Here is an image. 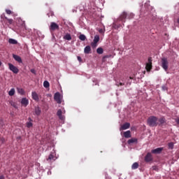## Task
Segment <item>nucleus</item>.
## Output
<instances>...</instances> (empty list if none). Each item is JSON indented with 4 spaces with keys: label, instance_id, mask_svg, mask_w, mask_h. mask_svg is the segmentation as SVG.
<instances>
[{
    "label": "nucleus",
    "instance_id": "5701e85b",
    "mask_svg": "<svg viewBox=\"0 0 179 179\" xmlns=\"http://www.w3.org/2000/svg\"><path fill=\"white\" fill-rule=\"evenodd\" d=\"M15 93H16L15 88H11L10 90L8 92V96H15Z\"/></svg>",
    "mask_w": 179,
    "mask_h": 179
},
{
    "label": "nucleus",
    "instance_id": "f704fd0d",
    "mask_svg": "<svg viewBox=\"0 0 179 179\" xmlns=\"http://www.w3.org/2000/svg\"><path fill=\"white\" fill-rule=\"evenodd\" d=\"M5 17H6L5 14L3 13V14L1 15V21H2V22H5V20H6L5 19Z\"/></svg>",
    "mask_w": 179,
    "mask_h": 179
},
{
    "label": "nucleus",
    "instance_id": "393cba45",
    "mask_svg": "<svg viewBox=\"0 0 179 179\" xmlns=\"http://www.w3.org/2000/svg\"><path fill=\"white\" fill-rule=\"evenodd\" d=\"M138 167H139V164H138V162L134 163L131 166L132 170H136V169H138Z\"/></svg>",
    "mask_w": 179,
    "mask_h": 179
},
{
    "label": "nucleus",
    "instance_id": "f257e3e1",
    "mask_svg": "<svg viewBox=\"0 0 179 179\" xmlns=\"http://www.w3.org/2000/svg\"><path fill=\"white\" fill-rule=\"evenodd\" d=\"M158 118L156 116H150L147 120V125L148 127H157L159 125V123L157 122Z\"/></svg>",
    "mask_w": 179,
    "mask_h": 179
},
{
    "label": "nucleus",
    "instance_id": "4c0bfd02",
    "mask_svg": "<svg viewBox=\"0 0 179 179\" xmlns=\"http://www.w3.org/2000/svg\"><path fill=\"white\" fill-rule=\"evenodd\" d=\"M152 170L155 171H157L159 170V169L157 168V166H152Z\"/></svg>",
    "mask_w": 179,
    "mask_h": 179
},
{
    "label": "nucleus",
    "instance_id": "7c9ffc66",
    "mask_svg": "<svg viewBox=\"0 0 179 179\" xmlns=\"http://www.w3.org/2000/svg\"><path fill=\"white\" fill-rule=\"evenodd\" d=\"M51 160H54V155H52V153L50 154L48 158L47 159L48 162H50Z\"/></svg>",
    "mask_w": 179,
    "mask_h": 179
},
{
    "label": "nucleus",
    "instance_id": "a211bd4d",
    "mask_svg": "<svg viewBox=\"0 0 179 179\" xmlns=\"http://www.w3.org/2000/svg\"><path fill=\"white\" fill-rule=\"evenodd\" d=\"M92 51V48L90 47V45H87L85 48H84V52L85 54H90V52Z\"/></svg>",
    "mask_w": 179,
    "mask_h": 179
},
{
    "label": "nucleus",
    "instance_id": "ddd939ff",
    "mask_svg": "<svg viewBox=\"0 0 179 179\" xmlns=\"http://www.w3.org/2000/svg\"><path fill=\"white\" fill-rule=\"evenodd\" d=\"M13 57L15 59V61H17V62H18L19 64H22L23 61L22 60V57H20V56L17 55H13Z\"/></svg>",
    "mask_w": 179,
    "mask_h": 179
},
{
    "label": "nucleus",
    "instance_id": "aec40b11",
    "mask_svg": "<svg viewBox=\"0 0 179 179\" xmlns=\"http://www.w3.org/2000/svg\"><path fill=\"white\" fill-rule=\"evenodd\" d=\"M158 121L159 122V125H163V124H166V118L164 117H160Z\"/></svg>",
    "mask_w": 179,
    "mask_h": 179
},
{
    "label": "nucleus",
    "instance_id": "f03ea898",
    "mask_svg": "<svg viewBox=\"0 0 179 179\" xmlns=\"http://www.w3.org/2000/svg\"><path fill=\"white\" fill-rule=\"evenodd\" d=\"M162 67L164 71H167L169 69V60H167V58L164 57L161 60Z\"/></svg>",
    "mask_w": 179,
    "mask_h": 179
},
{
    "label": "nucleus",
    "instance_id": "423d86ee",
    "mask_svg": "<svg viewBox=\"0 0 179 179\" xmlns=\"http://www.w3.org/2000/svg\"><path fill=\"white\" fill-rule=\"evenodd\" d=\"M8 67L10 71H11V72L13 73H19V69H17V67L15 66L13 64L9 63Z\"/></svg>",
    "mask_w": 179,
    "mask_h": 179
},
{
    "label": "nucleus",
    "instance_id": "f8f14e48",
    "mask_svg": "<svg viewBox=\"0 0 179 179\" xmlns=\"http://www.w3.org/2000/svg\"><path fill=\"white\" fill-rule=\"evenodd\" d=\"M21 104L24 107H27V106H29V99H27V98H22L21 99Z\"/></svg>",
    "mask_w": 179,
    "mask_h": 179
},
{
    "label": "nucleus",
    "instance_id": "cd10ccee",
    "mask_svg": "<svg viewBox=\"0 0 179 179\" xmlns=\"http://www.w3.org/2000/svg\"><path fill=\"white\" fill-rule=\"evenodd\" d=\"M97 54L101 55L104 52V50H103V48H98L96 49Z\"/></svg>",
    "mask_w": 179,
    "mask_h": 179
},
{
    "label": "nucleus",
    "instance_id": "2f4dec72",
    "mask_svg": "<svg viewBox=\"0 0 179 179\" xmlns=\"http://www.w3.org/2000/svg\"><path fill=\"white\" fill-rule=\"evenodd\" d=\"M17 90L20 94H24V90L22 88H17Z\"/></svg>",
    "mask_w": 179,
    "mask_h": 179
},
{
    "label": "nucleus",
    "instance_id": "412c9836",
    "mask_svg": "<svg viewBox=\"0 0 179 179\" xmlns=\"http://www.w3.org/2000/svg\"><path fill=\"white\" fill-rule=\"evenodd\" d=\"M28 120L29 122H27V127L28 128H31V127H33V123L31 122V121L33 120H31V117H29Z\"/></svg>",
    "mask_w": 179,
    "mask_h": 179
},
{
    "label": "nucleus",
    "instance_id": "a19ab883",
    "mask_svg": "<svg viewBox=\"0 0 179 179\" xmlns=\"http://www.w3.org/2000/svg\"><path fill=\"white\" fill-rule=\"evenodd\" d=\"M176 122L179 125V118L178 119H176Z\"/></svg>",
    "mask_w": 179,
    "mask_h": 179
},
{
    "label": "nucleus",
    "instance_id": "de8ad7c7",
    "mask_svg": "<svg viewBox=\"0 0 179 179\" xmlns=\"http://www.w3.org/2000/svg\"><path fill=\"white\" fill-rule=\"evenodd\" d=\"M1 65H2V62H0V66H1Z\"/></svg>",
    "mask_w": 179,
    "mask_h": 179
},
{
    "label": "nucleus",
    "instance_id": "79ce46f5",
    "mask_svg": "<svg viewBox=\"0 0 179 179\" xmlns=\"http://www.w3.org/2000/svg\"><path fill=\"white\" fill-rule=\"evenodd\" d=\"M1 141L2 143H3V142H5V138H1Z\"/></svg>",
    "mask_w": 179,
    "mask_h": 179
},
{
    "label": "nucleus",
    "instance_id": "a878e982",
    "mask_svg": "<svg viewBox=\"0 0 179 179\" xmlns=\"http://www.w3.org/2000/svg\"><path fill=\"white\" fill-rule=\"evenodd\" d=\"M35 114L36 115H40L41 114V109L40 108L37 107L35 108Z\"/></svg>",
    "mask_w": 179,
    "mask_h": 179
},
{
    "label": "nucleus",
    "instance_id": "bb28decb",
    "mask_svg": "<svg viewBox=\"0 0 179 179\" xmlns=\"http://www.w3.org/2000/svg\"><path fill=\"white\" fill-rule=\"evenodd\" d=\"M8 43H9V44H17V41H16L13 38H9Z\"/></svg>",
    "mask_w": 179,
    "mask_h": 179
},
{
    "label": "nucleus",
    "instance_id": "9b49d317",
    "mask_svg": "<svg viewBox=\"0 0 179 179\" xmlns=\"http://www.w3.org/2000/svg\"><path fill=\"white\" fill-rule=\"evenodd\" d=\"M31 96H32L33 100H34L35 101H39L40 98L38 97V94H37V92H32Z\"/></svg>",
    "mask_w": 179,
    "mask_h": 179
},
{
    "label": "nucleus",
    "instance_id": "dca6fc26",
    "mask_svg": "<svg viewBox=\"0 0 179 179\" xmlns=\"http://www.w3.org/2000/svg\"><path fill=\"white\" fill-rule=\"evenodd\" d=\"M5 20H4V23L6 24H7L8 26H9L10 24H13V19H9L8 17H5Z\"/></svg>",
    "mask_w": 179,
    "mask_h": 179
},
{
    "label": "nucleus",
    "instance_id": "6ab92c4d",
    "mask_svg": "<svg viewBox=\"0 0 179 179\" xmlns=\"http://www.w3.org/2000/svg\"><path fill=\"white\" fill-rule=\"evenodd\" d=\"M127 143L129 145H130V143H138V138H131L128 140Z\"/></svg>",
    "mask_w": 179,
    "mask_h": 179
},
{
    "label": "nucleus",
    "instance_id": "4be33fe9",
    "mask_svg": "<svg viewBox=\"0 0 179 179\" xmlns=\"http://www.w3.org/2000/svg\"><path fill=\"white\" fill-rule=\"evenodd\" d=\"M64 40H67L68 41H71V40H72V36H71V35L69 34H66L64 36Z\"/></svg>",
    "mask_w": 179,
    "mask_h": 179
},
{
    "label": "nucleus",
    "instance_id": "37998d69",
    "mask_svg": "<svg viewBox=\"0 0 179 179\" xmlns=\"http://www.w3.org/2000/svg\"><path fill=\"white\" fill-rule=\"evenodd\" d=\"M0 179H5V176H0Z\"/></svg>",
    "mask_w": 179,
    "mask_h": 179
},
{
    "label": "nucleus",
    "instance_id": "0eeeda50",
    "mask_svg": "<svg viewBox=\"0 0 179 179\" xmlns=\"http://www.w3.org/2000/svg\"><path fill=\"white\" fill-rule=\"evenodd\" d=\"M145 69L147 72L152 71V57H148V63L146 64Z\"/></svg>",
    "mask_w": 179,
    "mask_h": 179
},
{
    "label": "nucleus",
    "instance_id": "a18cd8bd",
    "mask_svg": "<svg viewBox=\"0 0 179 179\" xmlns=\"http://www.w3.org/2000/svg\"><path fill=\"white\" fill-rule=\"evenodd\" d=\"M129 79H134V77H131V76H130V77H129Z\"/></svg>",
    "mask_w": 179,
    "mask_h": 179
},
{
    "label": "nucleus",
    "instance_id": "c03bdc74",
    "mask_svg": "<svg viewBox=\"0 0 179 179\" xmlns=\"http://www.w3.org/2000/svg\"><path fill=\"white\" fill-rule=\"evenodd\" d=\"M163 90H167V88L166 87H162Z\"/></svg>",
    "mask_w": 179,
    "mask_h": 179
},
{
    "label": "nucleus",
    "instance_id": "1a4fd4ad",
    "mask_svg": "<svg viewBox=\"0 0 179 179\" xmlns=\"http://www.w3.org/2000/svg\"><path fill=\"white\" fill-rule=\"evenodd\" d=\"M130 127L131 124H129V122H126L120 127V131H125V129H129Z\"/></svg>",
    "mask_w": 179,
    "mask_h": 179
},
{
    "label": "nucleus",
    "instance_id": "4468645a",
    "mask_svg": "<svg viewBox=\"0 0 179 179\" xmlns=\"http://www.w3.org/2000/svg\"><path fill=\"white\" fill-rule=\"evenodd\" d=\"M126 80L127 78L124 77L120 78V82L117 83V86H124Z\"/></svg>",
    "mask_w": 179,
    "mask_h": 179
},
{
    "label": "nucleus",
    "instance_id": "6e6552de",
    "mask_svg": "<svg viewBox=\"0 0 179 179\" xmlns=\"http://www.w3.org/2000/svg\"><path fill=\"white\" fill-rule=\"evenodd\" d=\"M153 160V157H152V154L150 152H148L145 157V162L149 163V162H152Z\"/></svg>",
    "mask_w": 179,
    "mask_h": 179
},
{
    "label": "nucleus",
    "instance_id": "2eb2a0df",
    "mask_svg": "<svg viewBox=\"0 0 179 179\" xmlns=\"http://www.w3.org/2000/svg\"><path fill=\"white\" fill-rule=\"evenodd\" d=\"M57 115L59 117V120H62V121L65 120V117L62 115V110H61V109L57 110Z\"/></svg>",
    "mask_w": 179,
    "mask_h": 179
},
{
    "label": "nucleus",
    "instance_id": "ea45409f",
    "mask_svg": "<svg viewBox=\"0 0 179 179\" xmlns=\"http://www.w3.org/2000/svg\"><path fill=\"white\" fill-rule=\"evenodd\" d=\"M78 60L79 61V62H82V57H80V56H78Z\"/></svg>",
    "mask_w": 179,
    "mask_h": 179
},
{
    "label": "nucleus",
    "instance_id": "c9c22d12",
    "mask_svg": "<svg viewBox=\"0 0 179 179\" xmlns=\"http://www.w3.org/2000/svg\"><path fill=\"white\" fill-rule=\"evenodd\" d=\"M6 13H7V15H12V10L6 9Z\"/></svg>",
    "mask_w": 179,
    "mask_h": 179
},
{
    "label": "nucleus",
    "instance_id": "b1692460",
    "mask_svg": "<svg viewBox=\"0 0 179 179\" xmlns=\"http://www.w3.org/2000/svg\"><path fill=\"white\" fill-rule=\"evenodd\" d=\"M124 138H131V131H127L124 132Z\"/></svg>",
    "mask_w": 179,
    "mask_h": 179
},
{
    "label": "nucleus",
    "instance_id": "473e14b6",
    "mask_svg": "<svg viewBox=\"0 0 179 179\" xmlns=\"http://www.w3.org/2000/svg\"><path fill=\"white\" fill-rule=\"evenodd\" d=\"M10 104L12 107H14V108H17V104H16L15 102H13V101H11Z\"/></svg>",
    "mask_w": 179,
    "mask_h": 179
},
{
    "label": "nucleus",
    "instance_id": "f3484780",
    "mask_svg": "<svg viewBox=\"0 0 179 179\" xmlns=\"http://www.w3.org/2000/svg\"><path fill=\"white\" fill-rule=\"evenodd\" d=\"M162 150H163V148H158L152 150L151 152H152V153H154L155 155H157L159 153H162Z\"/></svg>",
    "mask_w": 179,
    "mask_h": 179
},
{
    "label": "nucleus",
    "instance_id": "72a5a7b5",
    "mask_svg": "<svg viewBox=\"0 0 179 179\" xmlns=\"http://www.w3.org/2000/svg\"><path fill=\"white\" fill-rule=\"evenodd\" d=\"M168 148H169V149H173V148H174V143H169L168 144Z\"/></svg>",
    "mask_w": 179,
    "mask_h": 179
},
{
    "label": "nucleus",
    "instance_id": "e433bc0d",
    "mask_svg": "<svg viewBox=\"0 0 179 179\" xmlns=\"http://www.w3.org/2000/svg\"><path fill=\"white\" fill-rule=\"evenodd\" d=\"M127 17H128V19H132V17H134V14L130 13V14L127 15Z\"/></svg>",
    "mask_w": 179,
    "mask_h": 179
},
{
    "label": "nucleus",
    "instance_id": "9d476101",
    "mask_svg": "<svg viewBox=\"0 0 179 179\" xmlns=\"http://www.w3.org/2000/svg\"><path fill=\"white\" fill-rule=\"evenodd\" d=\"M127 17H128V14L127 13V12H123L120 17H119V20H121L122 22H125V19H127Z\"/></svg>",
    "mask_w": 179,
    "mask_h": 179
},
{
    "label": "nucleus",
    "instance_id": "7ed1b4c3",
    "mask_svg": "<svg viewBox=\"0 0 179 179\" xmlns=\"http://www.w3.org/2000/svg\"><path fill=\"white\" fill-rule=\"evenodd\" d=\"M54 99L57 101V104L62 103V95L59 92H56L54 95Z\"/></svg>",
    "mask_w": 179,
    "mask_h": 179
},
{
    "label": "nucleus",
    "instance_id": "49530a36",
    "mask_svg": "<svg viewBox=\"0 0 179 179\" xmlns=\"http://www.w3.org/2000/svg\"><path fill=\"white\" fill-rule=\"evenodd\" d=\"M177 22H178V24H179V18L177 20Z\"/></svg>",
    "mask_w": 179,
    "mask_h": 179
},
{
    "label": "nucleus",
    "instance_id": "c756f323",
    "mask_svg": "<svg viewBox=\"0 0 179 179\" xmlns=\"http://www.w3.org/2000/svg\"><path fill=\"white\" fill-rule=\"evenodd\" d=\"M43 86L44 87H45L46 89L48 87H50V83H48V81L45 80L43 82Z\"/></svg>",
    "mask_w": 179,
    "mask_h": 179
},
{
    "label": "nucleus",
    "instance_id": "58836bf2",
    "mask_svg": "<svg viewBox=\"0 0 179 179\" xmlns=\"http://www.w3.org/2000/svg\"><path fill=\"white\" fill-rule=\"evenodd\" d=\"M31 73H34V75H36V70L34 69H31Z\"/></svg>",
    "mask_w": 179,
    "mask_h": 179
},
{
    "label": "nucleus",
    "instance_id": "09e8293b",
    "mask_svg": "<svg viewBox=\"0 0 179 179\" xmlns=\"http://www.w3.org/2000/svg\"><path fill=\"white\" fill-rule=\"evenodd\" d=\"M54 15V13H51V16H52Z\"/></svg>",
    "mask_w": 179,
    "mask_h": 179
},
{
    "label": "nucleus",
    "instance_id": "8fccbe9b",
    "mask_svg": "<svg viewBox=\"0 0 179 179\" xmlns=\"http://www.w3.org/2000/svg\"><path fill=\"white\" fill-rule=\"evenodd\" d=\"M145 6H146V3H145Z\"/></svg>",
    "mask_w": 179,
    "mask_h": 179
},
{
    "label": "nucleus",
    "instance_id": "c85d7f7f",
    "mask_svg": "<svg viewBox=\"0 0 179 179\" xmlns=\"http://www.w3.org/2000/svg\"><path fill=\"white\" fill-rule=\"evenodd\" d=\"M79 38L81 41H85L86 40V36L85 34H80Z\"/></svg>",
    "mask_w": 179,
    "mask_h": 179
},
{
    "label": "nucleus",
    "instance_id": "20e7f679",
    "mask_svg": "<svg viewBox=\"0 0 179 179\" xmlns=\"http://www.w3.org/2000/svg\"><path fill=\"white\" fill-rule=\"evenodd\" d=\"M100 41V36L99 35H95L93 42L91 43V46L92 48H96L97 47V43Z\"/></svg>",
    "mask_w": 179,
    "mask_h": 179
},
{
    "label": "nucleus",
    "instance_id": "39448f33",
    "mask_svg": "<svg viewBox=\"0 0 179 179\" xmlns=\"http://www.w3.org/2000/svg\"><path fill=\"white\" fill-rule=\"evenodd\" d=\"M55 30H59V25L55 22H51L50 26V31H55Z\"/></svg>",
    "mask_w": 179,
    "mask_h": 179
}]
</instances>
